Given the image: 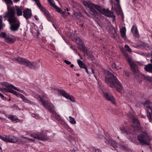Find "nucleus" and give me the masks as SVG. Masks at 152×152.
I'll list each match as a JSON object with an SVG mask.
<instances>
[{
	"label": "nucleus",
	"mask_w": 152,
	"mask_h": 152,
	"mask_svg": "<svg viewBox=\"0 0 152 152\" xmlns=\"http://www.w3.org/2000/svg\"><path fill=\"white\" fill-rule=\"evenodd\" d=\"M39 35V31H37L36 33V35L38 37Z\"/></svg>",
	"instance_id": "obj_57"
},
{
	"label": "nucleus",
	"mask_w": 152,
	"mask_h": 152,
	"mask_svg": "<svg viewBox=\"0 0 152 152\" xmlns=\"http://www.w3.org/2000/svg\"><path fill=\"white\" fill-rule=\"evenodd\" d=\"M91 69V72H92V73L94 74V77H95V78L96 79V75L94 74V70L92 69Z\"/></svg>",
	"instance_id": "obj_50"
},
{
	"label": "nucleus",
	"mask_w": 152,
	"mask_h": 152,
	"mask_svg": "<svg viewBox=\"0 0 152 152\" xmlns=\"http://www.w3.org/2000/svg\"><path fill=\"white\" fill-rule=\"evenodd\" d=\"M113 68L118 69V68L116 67V65L115 63H113L112 65Z\"/></svg>",
	"instance_id": "obj_49"
},
{
	"label": "nucleus",
	"mask_w": 152,
	"mask_h": 152,
	"mask_svg": "<svg viewBox=\"0 0 152 152\" xmlns=\"http://www.w3.org/2000/svg\"><path fill=\"white\" fill-rule=\"evenodd\" d=\"M3 85L7 88H13L15 90L23 93L22 91L20 90L19 88L16 87L11 84H9L7 82H4L3 83Z\"/></svg>",
	"instance_id": "obj_18"
},
{
	"label": "nucleus",
	"mask_w": 152,
	"mask_h": 152,
	"mask_svg": "<svg viewBox=\"0 0 152 152\" xmlns=\"http://www.w3.org/2000/svg\"><path fill=\"white\" fill-rule=\"evenodd\" d=\"M142 77L145 80L148 81H150L151 80L150 77L148 76H145L144 75H142Z\"/></svg>",
	"instance_id": "obj_37"
},
{
	"label": "nucleus",
	"mask_w": 152,
	"mask_h": 152,
	"mask_svg": "<svg viewBox=\"0 0 152 152\" xmlns=\"http://www.w3.org/2000/svg\"><path fill=\"white\" fill-rule=\"evenodd\" d=\"M23 15L26 20L31 18L32 16L31 11L30 9H25L23 11Z\"/></svg>",
	"instance_id": "obj_14"
},
{
	"label": "nucleus",
	"mask_w": 152,
	"mask_h": 152,
	"mask_svg": "<svg viewBox=\"0 0 152 152\" xmlns=\"http://www.w3.org/2000/svg\"><path fill=\"white\" fill-rule=\"evenodd\" d=\"M75 41L77 44L78 45V48L88 56L89 58L92 60L94 57L91 51L88 50L85 47L84 44L82 39L79 37H77L75 38Z\"/></svg>",
	"instance_id": "obj_5"
},
{
	"label": "nucleus",
	"mask_w": 152,
	"mask_h": 152,
	"mask_svg": "<svg viewBox=\"0 0 152 152\" xmlns=\"http://www.w3.org/2000/svg\"><path fill=\"white\" fill-rule=\"evenodd\" d=\"M92 150L93 152H102V151L99 149L92 148Z\"/></svg>",
	"instance_id": "obj_40"
},
{
	"label": "nucleus",
	"mask_w": 152,
	"mask_h": 152,
	"mask_svg": "<svg viewBox=\"0 0 152 152\" xmlns=\"http://www.w3.org/2000/svg\"><path fill=\"white\" fill-rule=\"evenodd\" d=\"M0 97L1 98V99L3 100H6V98L1 93H0Z\"/></svg>",
	"instance_id": "obj_46"
},
{
	"label": "nucleus",
	"mask_w": 152,
	"mask_h": 152,
	"mask_svg": "<svg viewBox=\"0 0 152 152\" xmlns=\"http://www.w3.org/2000/svg\"><path fill=\"white\" fill-rule=\"evenodd\" d=\"M7 36V35L5 32H2L1 34H0V37L4 39L5 40V39L6 38V37Z\"/></svg>",
	"instance_id": "obj_34"
},
{
	"label": "nucleus",
	"mask_w": 152,
	"mask_h": 152,
	"mask_svg": "<svg viewBox=\"0 0 152 152\" xmlns=\"http://www.w3.org/2000/svg\"><path fill=\"white\" fill-rule=\"evenodd\" d=\"M124 48L125 50L128 52H131L132 51V50L127 45H125Z\"/></svg>",
	"instance_id": "obj_36"
},
{
	"label": "nucleus",
	"mask_w": 152,
	"mask_h": 152,
	"mask_svg": "<svg viewBox=\"0 0 152 152\" xmlns=\"http://www.w3.org/2000/svg\"><path fill=\"white\" fill-rule=\"evenodd\" d=\"M15 7L17 15L18 16L22 15V12L21 9L17 6H16Z\"/></svg>",
	"instance_id": "obj_30"
},
{
	"label": "nucleus",
	"mask_w": 152,
	"mask_h": 152,
	"mask_svg": "<svg viewBox=\"0 0 152 152\" xmlns=\"http://www.w3.org/2000/svg\"><path fill=\"white\" fill-rule=\"evenodd\" d=\"M146 112L147 113V116L148 118L150 121L151 120V113L149 112L148 110H146Z\"/></svg>",
	"instance_id": "obj_33"
},
{
	"label": "nucleus",
	"mask_w": 152,
	"mask_h": 152,
	"mask_svg": "<svg viewBox=\"0 0 152 152\" xmlns=\"http://www.w3.org/2000/svg\"><path fill=\"white\" fill-rule=\"evenodd\" d=\"M15 11L11 7H8V11L5 14L4 17L8 18V21L12 24L10 29L12 31H17L20 26L19 20L15 17Z\"/></svg>",
	"instance_id": "obj_2"
},
{
	"label": "nucleus",
	"mask_w": 152,
	"mask_h": 152,
	"mask_svg": "<svg viewBox=\"0 0 152 152\" xmlns=\"http://www.w3.org/2000/svg\"><path fill=\"white\" fill-rule=\"evenodd\" d=\"M123 75L124 76H126L127 77L129 76V73L126 70H124L123 72Z\"/></svg>",
	"instance_id": "obj_35"
},
{
	"label": "nucleus",
	"mask_w": 152,
	"mask_h": 152,
	"mask_svg": "<svg viewBox=\"0 0 152 152\" xmlns=\"http://www.w3.org/2000/svg\"><path fill=\"white\" fill-rule=\"evenodd\" d=\"M25 138L26 139H27L29 140L31 142H34L35 141V140L32 139H29L27 137H25Z\"/></svg>",
	"instance_id": "obj_47"
},
{
	"label": "nucleus",
	"mask_w": 152,
	"mask_h": 152,
	"mask_svg": "<svg viewBox=\"0 0 152 152\" xmlns=\"http://www.w3.org/2000/svg\"><path fill=\"white\" fill-rule=\"evenodd\" d=\"M3 135H0V139H1V140H2L3 139Z\"/></svg>",
	"instance_id": "obj_60"
},
{
	"label": "nucleus",
	"mask_w": 152,
	"mask_h": 152,
	"mask_svg": "<svg viewBox=\"0 0 152 152\" xmlns=\"http://www.w3.org/2000/svg\"><path fill=\"white\" fill-rule=\"evenodd\" d=\"M151 57L152 58V51H151Z\"/></svg>",
	"instance_id": "obj_63"
},
{
	"label": "nucleus",
	"mask_w": 152,
	"mask_h": 152,
	"mask_svg": "<svg viewBox=\"0 0 152 152\" xmlns=\"http://www.w3.org/2000/svg\"><path fill=\"white\" fill-rule=\"evenodd\" d=\"M84 69H85L86 72L88 74H89V73L88 72V69H87V66L85 68H84Z\"/></svg>",
	"instance_id": "obj_52"
},
{
	"label": "nucleus",
	"mask_w": 152,
	"mask_h": 152,
	"mask_svg": "<svg viewBox=\"0 0 152 152\" xmlns=\"http://www.w3.org/2000/svg\"><path fill=\"white\" fill-rule=\"evenodd\" d=\"M142 103H143L144 104H145L148 105H151V102L148 100H147L145 102H143Z\"/></svg>",
	"instance_id": "obj_41"
},
{
	"label": "nucleus",
	"mask_w": 152,
	"mask_h": 152,
	"mask_svg": "<svg viewBox=\"0 0 152 152\" xmlns=\"http://www.w3.org/2000/svg\"><path fill=\"white\" fill-rule=\"evenodd\" d=\"M134 129V128H132L131 127L127 128L124 126L121 127L120 128L122 132L126 134H132L133 132Z\"/></svg>",
	"instance_id": "obj_15"
},
{
	"label": "nucleus",
	"mask_w": 152,
	"mask_h": 152,
	"mask_svg": "<svg viewBox=\"0 0 152 152\" xmlns=\"http://www.w3.org/2000/svg\"><path fill=\"white\" fill-rule=\"evenodd\" d=\"M121 52L122 53L124 56H125L126 57H127L128 56V54L124 50V49L122 50H121Z\"/></svg>",
	"instance_id": "obj_42"
},
{
	"label": "nucleus",
	"mask_w": 152,
	"mask_h": 152,
	"mask_svg": "<svg viewBox=\"0 0 152 152\" xmlns=\"http://www.w3.org/2000/svg\"><path fill=\"white\" fill-rule=\"evenodd\" d=\"M71 48L75 51L76 52L77 51V49L75 48H74L73 47H71Z\"/></svg>",
	"instance_id": "obj_53"
},
{
	"label": "nucleus",
	"mask_w": 152,
	"mask_h": 152,
	"mask_svg": "<svg viewBox=\"0 0 152 152\" xmlns=\"http://www.w3.org/2000/svg\"><path fill=\"white\" fill-rule=\"evenodd\" d=\"M106 83L112 88H115L116 90L120 93L123 89V86L116 76L109 72L105 77Z\"/></svg>",
	"instance_id": "obj_3"
},
{
	"label": "nucleus",
	"mask_w": 152,
	"mask_h": 152,
	"mask_svg": "<svg viewBox=\"0 0 152 152\" xmlns=\"http://www.w3.org/2000/svg\"><path fill=\"white\" fill-rule=\"evenodd\" d=\"M7 88L5 89L6 92L13 93L16 96L20 97V94H21L19 93L17 91L11 89L12 88Z\"/></svg>",
	"instance_id": "obj_20"
},
{
	"label": "nucleus",
	"mask_w": 152,
	"mask_h": 152,
	"mask_svg": "<svg viewBox=\"0 0 152 152\" xmlns=\"http://www.w3.org/2000/svg\"><path fill=\"white\" fill-rule=\"evenodd\" d=\"M105 139V142L108 145L111 146L114 149H116L117 147V143L110 136H106Z\"/></svg>",
	"instance_id": "obj_11"
},
{
	"label": "nucleus",
	"mask_w": 152,
	"mask_h": 152,
	"mask_svg": "<svg viewBox=\"0 0 152 152\" xmlns=\"http://www.w3.org/2000/svg\"><path fill=\"white\" fill-rule=\"evenodd\" d=\"M144 47L145 49L147 50H150L151 48V46L147 44H145Z\"/></svg>",
	"instance_id": "obj_38"
},
{
	"label": "nucleus",
	"mask_w": 152,
	"mask_h": 152,
	"mask_svg": "<svg viewBox=\"0 0 152 152\" xmlns=\"http://www.w3.org/2000/svg\"><path fill=\"white\" fill-rule=\"evenodd\" d=\"M137 139L142 145H149L151 139L148 134L145 133H142L137 137Z\"/></svg>",
	"instance_id": "obj_7"
},
{
	"label": "nucleus",
	"mask_w": 152,
	"mask_h": 152,
	"mask_svg": "<svg viewBox=\"0 0 152 152\" xmlns=\"http://www.w3.org/2000/svg\"><path fill=\"white\" fill-rule=\"evenodd\" d=\"M69 118L70 119V122L71 124H74L76 123V122L74 118H72L71 116H69Z\"/></svg>",
	"instance_id": "obj_32"
},
{
	"label": "nucleus",
	"mask_w": 152,
	"mask_h": 152,
	"mask_svg": "<svg viewBox=\"0 0 152 152\" xmlns=\"http://www.w3.org/2000/svg\"><path fill=\"white\" fill-rule=\"evenodd\" d=\"M5 100H6L8 102H10L11 100V99L7 98V99H6Z\"/></svg>",
	"instance_id": "obj_55"
},
{
	"label": "nucleus",
	"mask_w": 152,
	"mask_h": 152,
	"mask_svg": "<svg viewBox=\"0 0 152 152\" xmlns=\"http://www.w3.org/2000/svg\"><path fill=\"white\" fill-rule=\"evenodd\" d=\"M77 62L79 66L81 68L84 69L86 66V65L80 60L78 59Z\"/></svg>",
	"instance_id": "obj_28"
},
{
	"label": "nucleus",
	"mask_w": 152,
	"mask_h": 152,
	"mask_svg": "<svg viewBox=\"0 0 152 152\" xmlns=\"http://www.w3.org/2000/svg\"><path fill=\"white\" fill-rule=\"evenodd\" d=\"M16 61L20 64L30 68H33L34 69L38 68L40 66L39 63L37 62H31L25 58L18 57Z\"/></svg>",
	"instance_id": "obj_6"
},
{
	"label": "nucleus",
	"mask_w": 152,
	"mask_h": 152,
	"mask_svg": "<svg viewBox=\"0 0 152 152\" xmlns=\"http://www.w3.org/2000/svg\"><path fill=\"white\" fill-rule=\"evenodd\" d=\"M2 140L7 142H10L12 143H16L18 141V139L15 136H7L6 135H3Z\"/></svg>",
	"instance_id": "obj_13"
},
{
	"label": "nucleus",
	"mask_w": 152,
	"mask_h": 152,
	"mask_svg": "<svg viewBox=\"0 0 152 152\" xmlns=\"http://www.w3.org/2000/svg\"><path fill=\"white\" fill-rule=\"evenodd\" d=\"M119 148L122 150H125L127 148V145L123 142H121L119 143Z\"/></svg>",
	"instance_id": "obj_27"
},
{
	"label": "nucleus",
	"mask_w": 152,
	"mask_h": 152,
	"mask_svg": "<svg viewBox=\"0 0 152 152\" xmlns=\"http://www.w3.org/2000/svg\"><path fill=\"white\" fill-rule=\"evenodd\" d=\"M66 10L67 11H70V9H69V8H67L66 9Z\"/></svg>",
	"instance_id": "obj_58"
},
{
	"label": "nucleus",
	"mask_w": 152,
	"mask_h": 152,
	"mask_svg": "<svg viewBox=\"0 0 152 152\" xmlns=\"http://www.w3.org/2000/svg\"><path fill=\"white\" fill-rule=\"evenodd\" d=\"M131 31L134 35L137 38L139 37V34L137 27L135 25H133L131 28Z\"/></svg>",
	"instance_id": "obj_19"
},
{
	"label": "nucleus",
	"mask_w": 152,
	"mask_h": 152,
	"mask_svg": "<svg viewBox=\"0 0 152 152\" xmlns=\"http://www.w3.org/2000/svg\"><path fill=\"white\" fill-rule=\"evenodd\" d=\"M64 62L66 64L68 65H69L70 64H71V62L69 61H68L66 60H64Z\"/></svg>",
	"instance_id": "obj_48"
},
{
	"label": "nucleus",
	"mask_w": 152,
	"mask_h": 152,
	"mask_svg": "<svg viewBox=\"0 0 152 152\" xmlns=\"http://www.w3.org/2000/svg\"><path fill=\"white\" fill-rule=\"evenodd\" d=\"M115 0L116 2L115 8L118 12H121V9L120 4V0Z\"/></svg>",
	"instance_id": "obj_26"
},
{
	"label": "nucleus",
	"mask_w": 152,
	"mask_h": 152,
	"mask_svg": "<svg viewBox=\"0 0 152 152\" xmlns=\"http://www.w3.org/2000/svg\"><path fill=\"white\" fill-rule=\"evenodd\" d=\"M64 127L69 132H71L72 130V129L66 124L64 126Z\"/></svg>",
	"instance_id": "obj_39"
},
{
	"label": "nucleus",
	"mask_w": 152,
	"mask_h": 152,
	"mask_svg": "<svg viewBox=\"0 0 152 152\" xmlns=\"http://www.w3.org/2000/svg\"><path fill=\"white\" fill-rule=\"evenodd\" d=\"M142 104L143 105V106L145 107L147 109H151V105H148L147 104H144L143 103H142Z\"/></svg>",
	"instance_id": "obj_44"
},
{
	"label": "nucleus",
	"mask_w": 152,
	"mask_h": 152,
	"mask_svg": "<svg viewBox=\"0 0 152 152\" xmlns=\"http://www.w3.org/2000/svg\"><path fill=\"white\" fill-rule=\"evenodd\" d=\"M54 5V7H53L56 10V11H57V12L60 13H61V12H63L62 10H61V8L58 7L56 5Z\"/></svg>",
	"instance_id": "obj_31"
},
{
	"label": "nucleus",
	"mask_w": 152,
	"mask_h": 152,
	"mask_svg": "<svg viewBox=\"0 0 152 152\" xmlns=\"http://www.w3.org/2000/svg\"><path fill=\"white\" fill-rule=\"evenodd\" d=\"M35 19L37 21L39 20V18H38L37 16L36 15H35L34 16Z\"/></svg>",
	"instance_id": "obj_51"
},
{
	"label": "nucleus",
	"mask_w": 152,
	"mask_h": 152,
	"mask_svg": "<svg viewBox=\"0 0 152 152\" xmlns=\"http://www.w3.org/2000/svg\"><path fill=\"white\" fill-rule=\"evenodd\" d=\"M83 4L84 6L89 8L90 13L93 15L96 16L98 15V12L96 9L100 13L107 17H113L114 20H115V16L113 15V13L109 10L103 9L100 6L92 3L90 1H83Z\"/></svg>",
	"instance_id": "obj_1"
},
{
	"label": "nucleus",
	"mask_w": 152,
	"mask_h": 152,
	"mask_svg": "<svg viewBox=\"0 0 152 152\" xmlns=\"http://www.w3.org/2000/svg\"><path fill=\"white\" fill-rule=\"evenodd\" d=\"M32 116L36 119H38L39 117V116L38 114H32Z\"/></svg>",
	"instance_id": "obj_45"
},
{
	"label": "nucleus",
	"mask_w": 152,
	"mask_h": 152,
	"mask_svg": "<svg viewBox=\"0 0 152 152\" xmlns=\"http://www.w3.org/2000/svg\"><path fill=\"white\" fill-rule=\"evenodd\" d=\"M5 40L7 43L12 44L15 42L16 39L14 36L12 35H7Z\"/></svg>",
	"instance_id": "obj_17"
},
{
	"label": "nucleus",
	"mask_w": 152,
	"mask_h": 152,
	"mask_svg": "<svg viewBox=\"0 0 152 152\" xmlns=\"http://www.w3.org/2000/svg\"><path fill=\"white\" fill-rule=\"evenodd\" d=\"M53 0H48V2L53 7H54V5H55L56 4L53 2Z\"/></svg>",
	"instance_id": "obj_43"
},
{
	"label": "nucleus",
	"mask_w": 152,
	"mask_h": 152,
	"mask_svg": "<svg viewBox=\"0 0 152 152\" xmlns=\"http://www.w3.org/2000/svg\"><path fill=\"white\" fill-rule=\"evenodd\" d=\"M2 150L0 146V152H2Z\"/></svg>",
	"instance_id": "obj_62"
},
{
	"label": "nucleus",
	"mask_w": 152,
	"mask_h": 152,
	"mask_svg": "<svg viewBox=\"0 0 152 152\" xmlns=\"http://www.w3.org/2000/svg\"><path fill=\"white\" fill-rule=\"evenodd\" d=\"M30 136L35 139H38L42 141H45L49 138L47 135V132H43L41 133H34L31 134Z\"/></svg>",
	"instance_id": "obj_9"
},
{
	"label": "nucleus",
	"mask_w": 152,
	"mask_h": 152,
	"mask_svg": "<svg viewBox=\"0 0 152 152\" xmlns=\"http://www.w3.org/2000/svg\"><path fill=\"white\" fill-rule=\"evenodd\" d=\"M34 1L39 9L40 10V11L43 12L48 19V21L52 22L53 20V18L51 16L49 12L48 11L46 8L42 6L39 0H33Z\"/></svg>",
	"instance_id": "obj_8"
},
{
	"label": "nucleus",
	"mask_w": 152,
	"mask_h": 152,
	"mask_svg": "<svg viewBox=\"0 0 152 152\" xmlns=\"http://www.w3.org/2000/svg\"><path fill=\"white\" fill-rule=\"evenodd\" d=\"M105 99L108 101H110L112 103L115 104V102L114 98L112 94H109L106 92H104L101 90V93Z\"/></svg>",
	"instance_id": "obj_12"
},
{
	"label": "nucleus",
	"mask_w": 152,
	"mask_h": 152,
	"mask_svg": "<svg viewBox=\"0 0 152 152\" xmlns=\"http://www.w3.org/2000/svg\"><path fill=\"white\" fill-rule=\"evenodd\" d=\"M6 116L9 119H10L12 121H16L18 120L16 116L13 115H6Z\"/></svg>",
	"instance_id": "obj_24"
},
{
	"label": "nucleus",
	"mask_w": 152,
	"mask_h": 152,
	"mask_svg": "<svg viewBox=\"0 0 152 152\" xmlns=\"http://www.w3.org/2000/svg\"><path fill=\"white\" fill-rule=\"evenodd\" d=\"M144 69L147 72L152 73V64H149L146 65Z\"/></svg>",
	"instance_id": "obj_23"
},
{
	"label": "nucleus",
	"mask_w": 152,
	"mask_h": 152,
	"mask_svg": "<svg viewBox=\"0 0 152 152\" xmlns=\"http://www.w3.org/2000/svg\"><path fill=\"white\" fill-rule=\"evenodd\" d=\"M71 139L72 140H74V137H73L72 136L71 137Z\"/></svg>",
	"instance_id": "obj_64"
},
{
	"label": "nucleus",
	"mask_w": 152,
	"mask_h": 152,
	"mask_svg": "<svg viewBox=\"0 0 152 152\" xmlns=\"http://www.w3.org/2000/svg\"><path fill=\"white\" fill-rule=\"evenodd\" d=\"M6 3L7 5V9H8V7H10L13 8L14 9V11L15 10V8L13 7H11L9 6V5H13V4L12 3V1L11 0H3Z\"/></svg>",
	"instance_id": "obj_29"
},
{
	"label": "nucleus",
	"mask_w": 152,
	"mask_h": 152,
	"mask_svg": "<svg viewBox=\"0 0 152 152\" xmlns=\"http://www.w3.org/2000/svg\"><path fill=\"white\" fill-rule=\"evenodd\" d=\"M0 120H1V121H3L4 120H5L4 119V118H1V117H0Z\"/></svg>",
	"instance_id": "obj_59"
},
{
	"label": "nucleus",
	"mask_w": 152,
	"mask_h": 152,
	"mask_svg": "<svg viewBox=\"0 0 152 152\" xmlns=\"http://www.w3.org/2000/svg\"><path fill=\"white\" fill-rule=\"evenodd\" d=\"M54 90L58 91V94L60 95L63 96L72 102H75V99L74 96L66 93L64 90L59 89L58 88L54 89Z\"/></svg>",
	"instance_id": "obj_10"
},
{
	"label": "nucleus",
	"mask_w": 152,
	"mask_h": 152,
	"mask_svg": "<svg viewBox=\"0 0 152 152\" xmlns=\"http://www.w3.org/2000/svg\"><path fill=\"white\" fill-rule=\"evenodd\" d=\"M74 66V65L73 64H71V65H70V66L71 67H73V66Z\"/></svg>",
	"instance_id": "obj_61"
},
{
	"label": "nucleus",
	"mask_w": 152,
	"mask_h": 152,
	"mask_svg": "<svg viewBox=\"0 0 152 152\" xmlns=\"http://www.w3.org/2000/svg\"><path fill=\"white\" fill-rule=\"evenodd\" d=\"M132 122L134 124L132 126L133 128L137 129H139L140 128V125L139 120L135 118H133Z\"/></svg>",
	"instance_id": "obj_16"
},
{
	"label": "nucleus",
	"mask_w": 152,
	"mask_h": 152,
	"mask_svg": "<svg viewBox=\"0 0 152 152\" xmlns=\"http://www.w3.org/2000/svg\"><path fill=\"white\" fill-rule=\"evenodd\" d=\"M62 12H61L60 14H62V15L64 14H65V13H66V10H65L64 11H63L62 10Z\"/></svg>",
	"instance_id": "obj_54"
},
{
	"label": "nucleus",
	"mask_w": 152,
	"mask_h": 152,
	"mask_svg": "<svg viewBox=\"0 0 152 152\" xmlns=\"http://www.w3.org/2000/svg\"><path fill=\"white\" fill-rule=\"evenodd\" d=\"M40 100L42 102L43 105L51 113V116L59 121V123L64 126L66 124L65 122L61 118L59 115L57 114L56 112L54 110V106L53 104L47 101H44V99L41 97L40 98Z\"/></svg>",
	"instance_id": "obj_4"
},
{
	"label": "nucleus",
	"mask_w": 152,
	"mask_h": 152,
	"mask_svg": "<svg viewBox=\"0 0 152 152\" xmlns=\"http://www.w3.org/2000/svg\"><path fill=\"white\" fill-rule=\"evenodd\" d=\"M126 28L125 27H123L120 30V33L121 37L124 39H126Z\"/></svg>",
	"instance_id": "obj_22"
},
{
	"label": "nucleus",
	"mask_w": 152,
	"mask_h": 152,
	"mask_svg": "<svg viewBox=\"0 0 152 152\" xmlns=\"http://www.w3.org/2000/svg\"><path fill=\"white\" fill-rule=\"evenodd\" d=\"M13 0L14 2H15V3H17L18 1L20 0Z\"/></svg>",
	"instance_id": "obj_56"
},
{
	"label": "nucleus",
	"mask_w": 152,
	"mask_h": 152,
	"mask_svg": "<svg viewBox=\"0 0 152 152\" xmlns=\"http://www.w3.org/2000/svg\"><path fill=\"white\" fill-rule=\"evenodd\" d=\"M131 67L133 72L137 73L138 72V69L137 66L135 63H133L131 64Z\"/></svg>",
	"instance_id": "obj_21"
},
{
	"label": "nucleus",
	"mask_w": 152,
	"mask_h": 152,
	"mask_svg": "<svg viewBox=\"0 0 152 152\" xmlns=\"http://www.w3.org/2000/svg\"><path fill=\"white\" fill-rule=\"evenodd\" d=\"M23 100V101L25 103H29L30 104H32V102L30 100L26 98L25 96L22 94H20V97Z\"/></svg>",
	"instance_id": "obj_25"
}]
</instances>
